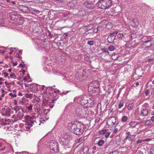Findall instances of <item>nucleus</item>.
I'll return each instance as SVG.
<instances>
[{
    "instance_id": "obj_1",
    "label": "nucleus",
    "mask_w": 154,
    "mask_h": 154,
    "mask_svg": "<svg viewBox=\"0 0 154 154\" xmlns=\"http://www.w3.org/2000/svg\"><path fill=\"white\" fill-rule=\"evenodd\" d=\"M72 135L69 132H65L61 135L60 139L63 142L62 145H66L72 139Z\"/></svg>"
},
{
    "instance_id": "obj_2",
    "label": "nucleus",
    "mask_w": 154,
    "mask_h": 154,
    "mask_svg": "<svg viewBox=\"0 0 154 154\" xmlns=\"http://www.w3.org/2000/svg\"><path fill=\"white\" fill-rule=\"evenodd\" d=\"M75 112L77 116L81 117H86L88 116V111L86 108L79 107L76 108Z\"/></svg>"
},
{
    "instance_id": "obj_3",
    "label": "nucleus",
    "mask_w": 154,
    "mask_h": 154,
    "mask_svg": "<svg viewBox=\"0 0 154 154\" xmlns=\"http://www.w3.org/2000/svg\"><path fill=\"white\" fill-rule=\"evenodd\" d=\"M111 3V2L109 0H100L98 2V5L99 8L105 9L110 7Z\"/></svg>"
},
{
    "instance_id": "obj_4",
    "label": "nucleus",
    "mask_w": 154,
    "mask_h": 154,
    "mask_svg": "<svg viewBox=\"0 0 154 154\" xmlns=\"http://www.w3.org/2000/svg\"><path fill=\"white\" fill-rule=\"evenodd\" d=\"M99 87L98 82L97 81H93L91 83L88 87V90L90 92L94 93L96 89Z\"/></svg>"
},
{
    "instance_id": "obj_5",
    "label": "nucleus",
    "mask_w": 154,
    "mask_h": 154,
    "mask_svg": "<svg viewBox=\"0 0 154 154\" xmlns=\"http://www.w3.org/2000/svg\"><path fill=\"white\" fill-rule=\"evenodd\" d=\"M107 119L106 124L109 126L117 125L119 123L117 117L111 116L108 117Z\"/></svg>"
},
{
    "instance_id": "obj_6",
    "label": "nucleus",
    "mask_w": 154,
    "mask_h": 154,
    "mask_svg": "<svg viewBox=\"0 0 154 154\" xmlns=\"http://www.w3.org/2000/svg\"><path fill=\"white\" fill-rule=\"evenodd\" d=\"M79 122H72L68 124V128L69 130L73 133L77 128L78 124Z\"/></svg>"
},
{
    "instance_id": "obj_7",
    "label": "nucleus",
    "mask_w": 154,
    "mask_h": 154,
    "mask_svg": "<svg viewBox=\"0 0 154 154\" xmlns=\"http://www.w3.org/2000/svg\"><path fill=\"white\" fill-rule=\"evenodd\" d=\"M84 125L79 122L77 128H76L73 133L77 135L82 134L84 131Z\"/></svg>"
},
{
    "instance_id": "obj_8",
    "label": "nucleus",
    "mask_w": 154,
    "mask_h": 154,
    "mask_svg": "<svg viewBox=\"0 0 154 154\" xmlns=\"http://www.w3.org/2000/svg\"><path fill=\"white\" fill-rule=\"evenodd\" d=\"M49 147L53 150L57 151L58 150V145L57 143L54 140H51L49 143Z\"/></svg>"
},
{
    "instance_id": "obj_9",
    "label": "nucleus",
    "mask_w": 154,
    "mask_h": 154,
    "mask_svg": "<svg viewBox=\"0 0 154 154\" xmlns=\"http://www.w3.org/2000/svg\"><path fill=\"white\" fill-rule=\"evenodd\" d=\"M2 115L6 116H9L11 115L10 109L9 108H2L1 110Z\"/></svg>"
},
{
    "instance_id": "obj_10",
    "label": "nucleus",
    "mask_w": 154,
    "mask_h": 154,
    "mask_svg": "<svg viewBox=\"0 0 154 154\" xmlns=\"http://www.w3.org/2000/svg\"><path fill=\"white\" fill-rule=\"evenodd\" d=\"M24 112L22 108L20 110L17 112V118L20 120H21L24 117Z\"/></svg>"
},
{
    "instance_id": "obj_11",
    "label": "nucleus",
    "mask_w": 154,
    "mask_h": 154,
    "mask_svg": "<svg viewBox=\"0 0 154 154\" xmlns=\"http://www.w3.org/2000/svg\"><path fill=\"white\" fill-rule=\"evenodd\" d=\"M148 112L147 109H142L139 113V115L142 117L146 116L148 114Z\"/></svg>"
},
{
    "instance_id": "obj_12",
    "label": "nucleus",
    "mask_w": 154,
    "mask_h": 154,
    "mask_svg": "<svg viewBox=\"0 0 154 154\" xmlns=\"http://www.w3.org/2000/svg\"><path fill=\"white\" fill-rule=\"evenodd\" d=\"M19 8L20 10L24 12H28L29 11L28 8L24 5L19 6Z\"/></svg>"
},
{
    "instance_id": "obj_13",
    "label": "nucleus",
    "mask_w": 154,
    "mask_h": 154,
    "mask_svg": "<svg viewBox=\"0 0 154 154\" xmlns=\"http://www.w3.org/2000/svg\"><path fill=\"white\" fill-rule=\"evenodd\" d=\"M26 123L25 127L27 131H28L27 129H29L33 124V122L32 121H28V122H26Z\"/></svg>"
},
{
    "instance_id": "obj_14",
    "label": "nucleus",
    "mask_w": 154,
    "mask_h": 154,
    "mask_svg": "<svg viewBox=\"0 0 154 154\" xmlns=\"http://www.w3.org/2000/svg\"><path fill=\"white\" fill-rule=\"evenodd\" d=\"M88 104L87 105V106L91 107L94 106V100L92 98H90L88 99Z\"/></svg>"
},
{
    "instance_id": "obj_15",
    "label": "nucleus",
    "mask_w": 154,
    "mask_h": 154,
    "mask_svg": "<svg viewBox=\"0 0 154 154\" xmlns=\"http://www.w3.org/2000/svg\"><path fill=\"white\" fill-rule=\"evenodd\" d=\"M144 45L145 46V47L147 48L150 47L152 45V43L151 42V40H148L147 41H145L143 43Z\"/></svg>"
},
{
    "instance_id": "obj_16",
    "label": "nucleus",
    "mask_w": 154,
    "mask_h": 154,
    "mask_svg": "<svg viewBox=\"0 0 154 154\" xmlns=\"http://www.w3.org/2000/svg\"><path fill=\"white\" fill-rule=\"evenodd\" d=\"M84 5L86 8L90 9H93V6L91 3L90 4L88 2H86L84 3Z\"/></svg>"
},
{
    "instance_id": "obj_17",
    "label": "nucleus",
    "mask_w": 154,
    "mask_h": 154,
    "mask_svg": "<svg viewBox=\"0 0 154 154\" xmlns=\"http://www.w3.org/2000/svg\"><path fill=\"white\" fill-rule=\"evenodd\" d=\"M135 135H131V136H127L125 138L126 139H128L129 141H132L135 137Z\"/></svg>"
},
{
    "instance_id": "obj_18",
    "label": "nucleus",
    "mask_w": 154,
    "mask_h": 154,
    "mask_svg": "<svg viewBox=\"0 0 154 154\" xmlns=\"http://www.w3.org/2000/svg\"><path fill=\"white\" fill-rule=\"evenodd\" d=\"M115 39V37L112 36L110 35H109L107 38V41L108 42L110 43H112L113 42Z\"/></svg>"
},
{
    "instance_id": "obj_19",
    "label": "nucleus",
    "mask_w": 154,
    "mask_h": 154,
    "mask_svg": "<svg viewBox=\"0 0 154 154\" xmlns=\"http://www.w3.org/2000/svg\"><path fill=\"white\" fill-rule=\"evenodd\" d=\"M10 18L11 20H14L15 21L17 19L18 16L14 14H11L9 15Z\"/></svg>"
},
{
    "instance_id": "obj_20",
    "label": "nucleus",
    "mask_w": 154,
    "mask_h": 154,
    "mask_svg": "<svg viewBox=\"0 0 154 154\" xmlns=\"http://www.w3.org/2000/svg\"><path fill=\"white\" fill-rule=\"evenodd\" d=\"M38 46L37 47V48L39 50H42L43 49L44 42H40L37 44Z\"/></svg>"
},
{
    "instance_id": "obj_21",
    "label": "nucleus",
    "mask_w": 154,
    "mask_h": 154,
    "mask_svg": "<svg viewBox=\"0 0 154 154\" xmlns=\"http://www.w3.org/2000/svg\"><path fill=\"white\" fill-rule=\"evenodd\" d=\"M25 107L29 111H32V105L31 104H27L25 106Z\"/></svg>"
},
{
    "instance_id": "obj_22",
    "label": "nucleus",
    "mask_w": 154,
    "mask_h": 154,
    "mask_svg": "<svg viewBox=\"0 0 154 154\" xmlns=\"http://www.w3.org/2000/svg\"><path fill=\"white\" fill-rule=\"evenodd\" d=\"M22 108L20 106H16L12 108V109L16 111V112L17 113L18 111L20 110Z\"/></svg>"
},
{
    "instance_id": "obj_23",
    "label": "nucleus",
    "mask_w": 154,
    "mask_h": 154,
    "mask_svg": "<svg viewBox=\"0 0 154 154\" xmlns=\"http://www.w3.org/2000/svg\"><path fill=\"white\" fill-rule=\"evenodd\" d=\"M44 48L43 49L45 50H48L50 48L49 43H47L45 42H44Z\"/></svg>"
},
{
    "instance_id": "obj_24",
    "label": "nucleus",
    "mask_w": 154,
    "mask_h": 154,
    "mask_svg": "<svg viewBox=\"0 0 154 154\" xmlns=\"http://www.w3.org/2000/svg\"><path fill=\"white\" fill-rule=\"evenodd\" d=\"M88 99L87 98H83L81 101V103L82 105H85L88 104Z\"/></svg>"
},
{
    "instance_id": "obj_25",
    "label": "nucleus",
    "mask_w": 154,
    "mask_h": 154,
    "mask_svg": "<svg viewBox=\"0 0 154 154\" xmlns=\"http://www.w3.org/2000/svg\"><path fill=\"white\" fill-rule=\"evenodd\" d=\"M82 151L83 152V154H87L89 151L88 147L87 146H84L82 149Z\"/></svg>"
},
{
    "instance_id": "obj_26",
    "label": "nucleus",
    "mask_w": 154,
    "mask_h": 154,
    "mask_svg": "<svg viewBox=\"0 0 154 154\" xmlns=\"http://www.w3.org/2000/svg\"><path fill=\"white\" fill-rule=\"evenodd\" d=\"M137 124V122L135 121L131 122L129 123V125L130 126L133 128Z\"/></svg>"
},
{
    "instance_id": "obj_27",
    "label": "nucleus",
    "mask_w": 154,
    "mask_h": 154,
    "mask_svg": "<svg viewBox=\"0 0 154 154\" xmlns=\"http://www.w3.org/2000/svg\"><path fill=\"white\" fill-rule=\"evenodd\" d=\"M104 143V141L103 140H99L97 142V144L99 146H102Z\"/></svg>"
},
{
    "instance_id": "obj_28",
    "label": "nucleus",
    "mask_w": 154,
    "mask_h": 154,
    "mask_svg": "<svg viewBox=\"0 0 154 154\" xmlns=\"http://www.w3.org/2000/svg\"><path fill=\"white\" fill-rule=\"evenodd\" d=\"M152 122L151 119L147 120H146L145 123V125L146 126L150 125L152 124Z\"/></svg>"
},
{
    "instance_id": "obj_29",
    "label": "nucleus",
    "mask_w": 154,
    "mask_h": 154,
    "mask_svg": "<svg viewBox=\"0 0 154 154\" xmlns=\"http://www.w3.org/2000/svg\"><path fill=\"white\" fill-rule=\"evenodd\" d=\"M132 23L133 24L134 23V25H133L134 27H137L139 24L138 21L137 20H135V19L133 20Z\"/></svg>"
},
{
    "instance_id": "obj_30",
    "label": "nucleus",
    "mask_w": 154,
    "mask_h": 154,
    "mask_svg": "<svg viewBox=\"0 0 154 154\" xmlns=\"http://www.w3.org/2000/svg\"><path fill=\"white\" fill-rule=\"evenodd\" d=\"M25 118V121L26 122H28V121H32L31 119L32 118L29 116H26L24 117Z\"/></svg>"
},
{
    "instance_id": "obj_31",
    "label": "nucleus",
    "mask_w": 154,
    "mask_h": 154,
    "mask_svg": "<svg viewBox=\"0 0 154 154\" xmlns=\"http://www.w3.org/2000/svg\"><path fill=\"white\" fill-rule=\"evenodd\" d=\"M108 130L107 129H103L102 130L99 131L100 133V135H103L106 133L108 131Z\"/></svg>"
},
{
    "instance_id": "obj_32",
    "label": "nucleus",
    "mask_w": 154,
    "mask_h": 154,
    "mask_svg": "<svg viewBox=\"0 0 154 154\" xmlns=\"http://www.w3.org/2000/svg\"><path fill=\"white\" fill-rule=\"evenodd\" d=\"M108 49L110 51H113L116 49V48L114 46L111 45L108 47Z\"/></svg>"
},
{
    "instance_id": "obj_33",
    "label": "nucleus",
    "mask_w": 154,
    "mask_h": 154,
    "mask_svg": "<svg viewBox=\"0 0 154 154\" xmlns=\"http://www.w3.org/2000/svg\"><path fill=\"white\" fill-rule=\"evenodd\" d=\"M107 87H108V89H107V91L108 92V93L110 94L112 92V91H111V89L112 88V86L111 85H109Z\"/></svg>"
},
{
    "instance_id": "obj_34",
    "label": "nucleus",
    "mask_w": 154,
    "mask_h": 154,
    "mask_svg": "<svg viewBox=\"0 0 154 154\" xmlns=\"http://www.w3.org/2000/svg\"><path fill=\"white\" fill-rule=\"evenodd\" d=\"M128 117L126 116H124L122 118L121 121L123 122H126L128 119Z\"/></svg>"
},
{
    "instance_id": "obj_35",
    "label": "nucleus",
    "mask_w": 154,
    "mask_h": 154,
    "mask_svg": "<svg viewBox=\"0 0 154 154\" xmlns=\"http://www.w3.org/2000/svg\"><path fill=\"white\" fill-rule=\"evenodd\" d=\"M134 104L133 103H131L129 104L128 106V109L129 110H131L134 106Z\"/></svg>"
},
{
    "instance_id": "obj_36",
    "label": "nucleus",
    "mask_w": 154,
    "mask_h": 154,
    "mask_svg": "<svg viewBox=\"0 0 154 154\" xmlns=\"http://www.w3.org/2000/svg\"><path fill=\"white\" fill-rule=\"evenodd\" d=\"M118 32L117 31H115L113 32L110 33V35L112 36L115 37V38L116 37V36Z\"/></svg>"
},
{
    "instance_id": "obj_37",
    "label": "nucleus",
    "mask_w": 154,
    "mask_h": 154,
    "mask_svg": "<svg viewBox=\"0 0 154 154\" xmlns=\"http://www.w3.org/2000/svg\"><path fill=\"white\" fill-rule=\"evenodd\" d=\"M118 32L117 31H115L113 32L110 33V35L112 36L115 37V38L116 37V36Z\"/></svg>"
},
{
    "instance_id": "obj_38",
    "label": "nucleus",
    "mask_w": 154,
    "mask_h": 154,
    "mask_svg": "<svg viewBox=\"0 0 154 154\" xmlns=\"http://www.w3.org/2000/svg\"><path fill=\"white\" fill-rule=\"evenodd\" d=\"M124 103L122 101H120L118 107L119 108H121L122 106H123Z\"/></svg>"
},
{
    "instance_id": "obj_39",
    "label": "nucleus",
    "mask_w": 154,
    "mask_h": 154,
    "mask_svg": "<svg viewBox=\"0 0 154 154\" xmlns=\"http://www.w3.org/2000/svg\"><path fill=\"white\" fill-rule=\"evenodd\" d=\"M94 42L93 41H89L87 43V44L91 46L93 45Z\"/></svg>"
},
{
    "instance_id": "obj_40",
    "label": "nucleus",
    "mask_w": 154,
    "mask_h": 154,
    "mask_svg": "<svg viewBox=\"0 0 154 154\" xmlns=\"http://www.w3.org/2000/svg\"><path fill=\"white\" fill-rule=\"evenodd\" d=\"M9 121L10 119H8V120L5 119V120L4 121H3V123L4 125H5L6 124H9Z\"/></svg>"
},
{
    "instance_id": "obj_41",
    "label": "nucleus",
    "mask_w": 154,
    "mask_h": 154,
    "mask_svg": "<svg viewBox=\"0 0 154 154\" xmlns=\"http://www.w3.org/2000/svg\"><path fill=\"white\" fill-rule=\"evenodd\" d=\"M149 106V104L147 103H145L142 106L143 107L146 108L148 107Z\"/></svg>"
},
{
    "instance_id": "obj_42",
    "label": "nucleus",
    "mask_w": 154,
    "mask_h": 154,
    "mask_svg": "<svg viewBox=\"0 0 154 154\" xmlns=\"http://www.w3.org/2000/svg\"><path fill=\"white\" fill-rule=\"evenodd\" d=\"M103 27H102V26H98L97 28V29H98V32H100L102 30H103Z\"/></svg>"
},
{
    "instance_id": "obj_43",
    "label": "nucleus",
    "mask_w": 154,
    "mask_h": 154,
    "mask_svg": "<svg viewBox=\"0 0 154 154\" xmlns=\"http://www.w3.org/2000/svg\"><path fill=\"white\" fill-rule=\"evenodd\" d=\"M149 154H154V147H152L150 149Z\"/></svg>"
},
{
    "instance_id": "obj_44",
    "label": "nucleus",
    "mask_w": 154,
    "mask_h": 154,
    "mask_svg": "<svg viewBox=\"0 0 154 154\" xmlns=\"http://www.w3.org/2000/svg\"><path fill=\"white\" fill-rule=\"evenodd\" d=\"M110 134V132H106L105 135V138H107L109 136Z\"/></svg>"
},
{
    "instance_id": "obj_45",
    "label": "nucleus",
    "mask_w": 154,
    "mask_h": 154,
    "mask_svg": "<svg viewBox=\"0 0 154 154\" xmlns=\"http://www.w3.org/2000/svg\"><path fill=\"white\" fill-rule=\"evenodd\" d=\"M109 154H119L118 152L116 150H114V151H112L110 152V153Z\"/></svg>"
},
{
    "instance_id": "obj_46",
    "label": "nucleus",
    "mask_w": 154,
    "mask_h": 154,
    "mask_svg": "<svg viewBox=\"0 0 154 154\" xmlns=\"http://www.w3.org/2000/svg\"><path fill=\"white\" fill-rule=\"evenodd\" d=\"M9 95L12 97H17V95L15 94H13L12 93H10L9 94Z\"/></svg>"
},
{
    "instance_id": "obj_47",
    "label": "nucleus",
    "mask_w": 154,
    "mask_h": 154,
    "mask_svg": "<svg viewBox=\"0 0 154 154\" xmlns=\"http://www.w3.org/2000/svg\"><path fill=\"white\" fill-rule=\"evenodd\" d=\"M101 51L104 52L108 53L107 49L106 48H103L101 49Z\"/></svg>"
},
{
    "instance_id": "obj_48",
    "label": "nucleus",
    "mask_w": 154,
    "mask_h": 154,
    "mask_svg": "<svg viewBox=\"0 0 154 154\" xmlns=\"http://www.w3.org/2000/svg\"><path fill=\"white\" fill-rule=\"evenodd\" d=\"M142 142H143L142 140H138L137 141L136 143L137 144H138L139 143H141Z\"/></svg>"
},
{
    "instance_id": "obj_49",
    "label": "nucleus",
    "mask_w": 154,
    "mask_h": 154,
    "mask_svg": "<svg viewBox=\"0 0 154 154\" xmlns=\"http://www.w3.org/2000/svg\"><path fill=\"white\" fill-rule=\"evenodd\" d=\"M117 36L119 38H122L123 36V35L122 33H119L118 35Z\"/></svg>"
},
{
    "instance_id": "obj_50",
    "label": "nucleus",
    "mask_w": 154,
    "mask_h": 154,
    "mask_svg": "<svg viewBox=\"0 0 154 154\" xmlns=\"http://www.w3.org/2000/svg\"><path fill=\"white\" fill-rule=\"evenodd\" d=\"M25 96L26 98H30L31 97V94H25Z\"/></svg>"
},
{
    "instance_id": "obj_51",
    "label": "nucleus",
    "mask_w": 154,
    "mask_h": 154,
    "mask_svg": "<svg viewBox=\"0 0 154 154\" xmlns=\"http://www.w3.org/2000/svg\"><path fill=\"white\" fill-rule=\"evenodd\" d=\"M98 30L97 28H94L93 29V32L94 33H97L98 32Z\"/></svg>"
},
{
    "instance_id": "obj_52",
    "label": "nucleus",
    "mask_w": 154,
    "mask_h": 154,
    "mask_svg": "<svg viewBox=\"0 0 154 154\" xmlns=\"http://www.w3.org/2000/svg\"><path fill=\"white\" fill-rule=\"evenodd\" d=\"M100 118L99 117H97L95 120V122L96 123H98L100 120Z\"/></svg>"
},
{
    "instance_id": "obj_53",
    "label": "nucleus",
    "mask_w": 154,
    "mask_h": 154,
    "mask_svg": "<svg viewBox=\"0 0 154 154\" xmlns=\"http://www.w3.org/2000/svg\"><path fill=\"white\" fill-rule=\"evenodd\" d=\"M149 93H150V90L149 89L147 90L146 92V93H145L146 95L147 96V95H149Z\"/></svg>"
},
{
    "instance_id": "obj_54",
    "label": "nucleus",
    "mask_w": 154,
    "mask_h": 154,
    "mask_svg": "<svg viewBox=\"0 0 154 154\" xmlns=\"http://www.w3.org/2000/svg\"><path fill=\"white\" fill-rule=\"evenodd\" d=\"M150 140L149 138L146 139H144L143 140V142H147V141H149Z\"/></svg>"
},
{
    "instance_id": "obj_55",
    "label": "nucleus",
    "mask_w": 154,
    "mask_h": 154,
    "mask_svg": "<svg viewBox=\"0 0 154 154\" xmlns=\"http://www.w3.org/2000/svg\"><path fill=\"white\" fill-rule=\"evenodd\" d=\"M11 78H13L15 77V74L14 73H12V74H10V75Z\"/></svg>"
},
{
    "instance_id": "obj_56",
    "label": "nucleus",
    "mask_w": 154,
    "mask_h": 154,
    "mask_svg": "<svg viewBox=\"0 0 154 154\" xmlns=\"http://www.w3.org/2000/svg\"><path fill=\"white\" fill-rule=\"evenodd\" d=\"M12 64L14 66H15L17 65V62H14V61H12Z\"/></svg>"
},
{
    "instance_id": "obj_57",
    "label": "nucleus",
    "mask_w": 154,
    "mask_h": 154,
    "mask_svg": "<svg viewBox=\"0 0 154 154\" xmlns=\"http://www.w3.org/2000/svg\"><path fill=\"white\" fill-rule=\"evenodd\" d=\"M118 131V129L116 128H115L114 131H113V133H116Z\"/></svg>"
},
{
    "instance_id": "obj_58",
    "label": "nucleus",
    "mask_w": 154,
    "mask_h": 154,
    "mask_svg": "<svg viewBox=\"0 0 154 154\" xmlns=\"http://www.w3.org/2000/svg\"><path fill=\"white\" fill-rule=\"evenodd\" d=\"M2 148H0V151H2L4 150L6 148L5 146H3V147L2 146Z\"/></svg>"
},
{
    "instance_id": "obj_59",
    "label": "nucleus",
    "mask_w": 154,
    "mask_h": 154,
    "mask_svg": "<svg viewBox=\"0 0 154 154\" xmlns=\"http://www.w3.org/2000/svg\"><path fill=\"white\" fill-rule=\"evenodd\" d=\"M3 74H4V77L5 78H6L8 75V73L7 72H4V73H3Z\"/></svg>"
},
{
    "instance_id": "obj_60",
    "label": "nucleus",
    "mask_w": 154,
    "mask_h": 154,
    "mask_svg": "<svg viewBox=\"0 0 154 154\" xmlns=\"http://www.w3.org/2000/svg\"><path fill=\"white\" fill-rule=\"evenodd\" d=\"M34 88V91H33V90H32V91H33L34 92H35V91H38V88H37V87H35Z\"/></svg>"
},
{
    "instance_id": "obj_61",
    "label": "nucleus",
    "mask_w": 154,
    "mask_h": 154,
    "mask_svg": "<svg viewBox=\"0 0 154 154\" xmlns=\"http://www.w3.org/2000/svg\"><path fill=\"white\" fill-rule=\"evenodd\" d=\"M19 103L20 104H21L22 105H24L25 104V103L23 102V101L22 100H20L19 101Z\"/></svg>"
},
{
    "instance_id": "obj_62",
    "label": "nucleus",
    "mask_w": 154,
    "mask_h": 154,
    "mask_svg": "<svg viewBox=\"0 0 154 154\" xmlns=\"http://www.w3.org/2000/svg\"><path fill=\"white\" fill-rule=\"evenodd\" d=\"M14 104L16 106L17 105V100H14Z\"/></svg>"
},
{
    "instance_id": "obj_63",
    "label": "nucleus",
    "mask_w": 154,
    "mask_h": 154,
    "mask_svg": "<svg viewBox=\"0 0 154 154\" xmlns=\"http://www.w3.org/2000/svg\"><path fill=\"white\" fill-rule=\"evenodd\" d=\"M150 119L151 120L152 122V123H153L154 122V116L151 117V118Z\"/></svg>"
},
{
    "instance_id": "obj_64",
    "label": "nucleus",
    "mask_w": 154,
    "mask_h": 154,
    "mask_svg": "<svg viewBox=\"0 0 154 154\" xmlns=\"http://www.w3.org/2000/svg\"><path fill=\"white\" fill-rule=\"evenodd\" d=\"M139 85V83L138 82H136L135 84H134V86L137 87Z\"/></svg>"
}]
</instances>
